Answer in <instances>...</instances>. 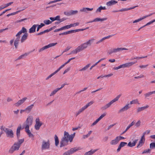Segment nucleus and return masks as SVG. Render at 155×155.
Here are the masks:
<instances>
[{
  "mask_svg": "<svg viewBox=\"0 0 155 155\" xmlns=\"http://www.w3.org/2000/svg\"><path fill=\"white\" fill-rule=\"evenodd\" d=\"M33 118L32 116H29L27 118L25 121L23 123V127L21 129L25 128V131L29 137L34 139V135L30 132L29 130V127L32 124Z\"/></svg>",
  "mask_w": 155,
  "mask_h": 155,
  "instance_id": "obj_1",
  "label": "nucleus"
},
{
  "mask_svg": "<svg viewBox=\"0 0 155 155\" xmlns=\"http://www.w3.org/2000/svg\"><path fill=\"white\" fill-rule=\"evenodd\" d=\"M68 133L66 131L64 132V136L61 140L60 142V147H62L67 146L68 144V142L70 140L68 137Z\"/></svg>",
  "mask_w": 155,
  "mask_h": 155,
  "instance_id": "obj_2",
  "label": "nucleus"
},
{
  "mask_svg": "<svg viewBox=\"0 0 155 155\" xmlns=\"http://www.w3.org/2000/svg\"><path fill=\"white\" fill-rule=\"evenodd\" d=\"M121 94H120L118 95L115 98L112 100L108 103L106 104L104 106L102 107L101 109L103 110H105L108 108L110 107L112 104L117 101L121 97Z\"/></svg>",
  "mask_w": 155,
  "mask_h": 155,
  "instance_id": "obj_3",
  "label": "nucleus"
},
{
  "mask_svg": "<svg viewBox=\"0 0 155 155\" xmlns=\"http://www.w3.org/2000/svg\"><path fill=\"white\" fill-rule=\"evenodd\" d=\"M94 40V39L89 40L87 42L84 43L78 46V47L81 51L86 48L88 46L91 45V43Z\"/></svg>",
  "mask_w": 155,
  "mask_h": 155,
  "instance_id": "obj_4",
  "label": "nucleus"
},
{
  "mask_svg": "<svg viewBox=\"0 0 155 155\" xmlns=\"http://www.w3.org/2000/svg\"><path fill=\"white\" fill-rule=\"evenodd\" d=\"M50 142L49 140L47 141L45 140H43L41 147V150H49L50 148Z\"/></svg>",
  "mask_w": 155,
  "mask_h": 155,
  "instance_id": "obj_5",
  "label": "nucleus"
},
{
  "mask_svg": "<svg viewBox=\"0 0 155 155\" xmlns=\"http://www.w3.org/2000/svg\"><path fill=\"white\" fill-rule=\"evenodd\" d=\"M57 44V43H50L48 45H46L39 49V52H40L45 49L55 46Z\"/></svg>",
  "mask_w": 155,
  "mask_h": 155,
  "instance_id": "obj_6",
  "label": "nucleus"
},
{
  "mask_svg": "<svg viewBox=\"0 0 155 155\" xmlns=\"http://www.w3.org/2000/svg\"><path fill=\"white\" fill-rule=\"evenodd\" d=\"M5 132L7 137L12 138L14 137V134L12 130L9 129L8 128H6L5 130Z\"/></svg>",
  "mask_w": 155,
  "mask_h": 155,
  "instance_id": "obj_7",
  "label": "nucleus"
},
{
  "mask_svg": "<svg viewBox=\"0 0 155 155\" xmlns=\"http://www.w3.org/2000/svg\"><path fill=\"white\" fill-rule=\"evenodd\" d=\"M20 35H18V34H17L16 35V38L15 39L14 41V45L15 46V48L16 49L18 48V44L19 43V42L20 41Z\"/></svg>",
  "mask_w": 155,
  "mask_h": 155,
  "instance_id": "obj_8",
  "label": "nucleus"
},
{
  "mask_svg": "<svg viewBox=\"0 0 155 155\" xmlns=\"http://www.w3.org/2000/svg\"><path fill=\"white\" fill-rule=\"evenodd\" d=\"M27 99V97H24L21 99L19 100L18 102L15 103L14 105L16 107H18L24 103Z\"/></svg>",
  "mask_w": 155,
  "mask_h": 155,
  "instance_id": "obj_9",
  "label": "nucleus"
},
{
  "mask_svg": "<svg viewBox=\"0 0 155 155\" xmlns=\"http://www.w3.org/2000/svg\"><path fill=\"white\" fill-rule=\"evenodd\" d=\"M131 107L129 106V104H127L124 107L120 109L118 111L119 113H120L126 111Z\"/></svg>",
  "mask_w": 155,
  "mask_h": 155,
  "instance_id": "obj_10",
  "label": "nucleus"
},
{
  "mask_svg": "<svg viewBox=\"0 0 155 155\" xmlns=\"http://www.w3.org/2000/svg\"><path fill=\"white\" fill-rule=\"evenodd\" d=\"M79 150L78 148H77L76 147H74L73 148H71L70 150H68L67 151L68 154L70 155L72 154L75 152L78 151Z\"/></svg>",
  "mask_w": 155,
  "mask_h": 155,
  "instance_id": "obj_11",
  "label": "nucleus"
},
{
  "mask_svg": "<svg viewBox=\"0 0 155 155\" xmlns=\"http://www.w3.org/2000/svg\"><path fill=\"white\" fill-rule=\"evenodd\" d=\"M117 3V2L115 1V0H111L107 2L106 3V5L107 6H110L112 5H115Z\"/></svg>",
  "mask_w": 155,
  "mask_h": 155,
  "instance_id": "obj_12",
  "label": "nucleus"
},
{
  "mask_svg": "<svg viewBox=\"0 0 155 155\" xmlns=\"http://www.w3.org/2000/svg\"><path fill=\"white\" fill-rule=\"evenodd\" d=\"M28 37V34L25 33L21 37V43L24 42L27 39Z\"/></svg>",
  "mask_w": 155,
  "mask_h": 155,
  "instance_id": "obj_13",
  "label": "nucleus"
},
{
  "mask_svg": "<svg viewBox=\"0 0 155 155\" xmlns=\"http://www.w3.org/2000/svg\"><path fill=\"white\" fill-rule=\"evenodd\" d=\"M93 10V8H83L80 10V12L87 13L88 11H91Z\"/></svg>",
  "mask_w": 155,
  "mask_h": 155,
  "instance_id": "obj_14",
  "label": "nucleus"
},
{
  "mask_svg": "<svg viewBox=\"0 0 155 155\" xmlns=\"http://www.w3.org/2000/svg\"><path fill=\"white\" fill-rule=\"evenodd\" d=\"M119 141L118 137H117L114 139L111 140L110 143L111 145H116L118 143Z\"/></svg>",
  "mask_w": 155,
  "mask_h": 155,
  "instance_id": "obj_15",
  "label": "nucleus"
},
{
  "mask_svg": "<svg viewBox=\"0 0 155 155\" xmlns=\"http://www.w3.org/2000/svg\"><path fill=\"white\" fill-rule=\"evenodd\" d=\"M38 25H34L32 27L29 29V32L30 33H34L35 31V29L36 27Z\"/></svg>",
  "mask_w": 155,
  "mask_h": 155,
  "instance_id": "obj_16",
  "label": "nucleus"
},
{
  "mask_svg": "<svg viewBox=\"0 0 155 155\" xmlns=\"http://www.w3.org/2000/svg\"><path fill=\"white\" fill-rule=\"evenodd\" d=\"M138 140V139H136L132 143H131V142H129L127 145V146L129 147H133L134 146L136 143H137V141Z\"/></svg>",
  "mask_w": 155,
  "mask_h": 155,
  "instance_id": "obj_17",
  "label": "nucleus"
},
{
  "mask_svg": "<svg viewBox=\"0 0 155 155\" xmlns=\"http://www.w3.org/2000/svg\"><path fill=\"white\" fill-rule=\"evenodd\" d=\"M149 107V105H147L143 107H139L137 109V113L141 112L143 110L146 109L148 108Z\"/></svg>",
  "mask_w": 155,
  "mask_h": 155,
  "instance_id": "obj_18",
  "label": "nucleus"
},
{
  "mask_svg": "<svg viewBox=\"0 0 155 155\" xmlns=\"http://www.w3.org/2000/svg\"><path fill=\"white\" fill-rule=\"evenodd\" d=\"M21 126L20 125L17 128V130H16V135L17 138L18 139H19V137L20 136V130L21 129Z\"/></svg>",
  "mask_w": 155,
  "mask_h": 155,
  "instance_id": "obj_19",
  "label": "nucleus"
},
{
  "mask_svg": "<svg viewBox=\"0 0 155 155\" xmlns=\"http://www.w3.org/2000/svg\"><path fill=\"white\" fill-rule=\"evenodd\" d=\"M97 150V149L94 150L91 149L90 151L86 152L84 153V155H91L96 152Z\"/></svg>",
  "mask_w": 155,
  "mask_h": 155,
  "instance_id": "obj_20",
  "label": "nucleus"
},
{
  "mask_svg": "<svg viewBox=\"0 0 155 155\" xmlns=\"http://www.w3.org/2000/svg\"><path fill=\"white\" fill-rule=\"evenodd\" d=\"M42 124V123L41 122L35 123V129L36 130H38Z\"/></svg>",
  "mask_w": 155,
  "mask_h": 155,
  "instance_id": "obj_21",
  "label": "nucleus"
},
{
  "mask_svg": "<svg viewBox=\"0 0 155 155\" xmlns=\"http://www.w3.org/2000/svg\"><path fill=\"white\" fill-rule=\"evenodd\" d=\"M107 19V18H95L94 20H93V21H94V22L96 21H106Z\"/></svg>",
  "mask_w": 155,
  "mask_h": 155,
  "instance_id": "obj_22",
  "label": "nucleus"
},
{
  "mask_svg": "<svg viewBox=\"0 0 155 155\" xmlns=\"http://www.w3.org/2000/svg\"><path fill=\"white\" fill-rule=\"evenodd\" d=\"M114 52L116 53L118 52H120L123 50H127L128 49L125 48H114Z\"/></svg>",
  "mask_w": 155,
  "mask_h": 155,
  "instance_id": "obj_23",
  "label": "nucleus"
},
{
  "mask_svg": "<svg viewBox=\"0 0 155 155\" xmlns=\"http://www.w3.org/2000/svg\"><path fill=\"white\" fill-rule=\"evenodd\" d=\"M26 29L25 27H22L21 30L19 31L18 33V35H20L22 33H27Z\"/></svg>",
  "mask_w": 155,
  "mask_h": 155,
  "instance_id": "obj_24",
  "label": "nucleus"
},
{
  "mask_svg": "<svg viewBox=\"0 0 155 155\" xmlns=\"http://www.w3.org/2000/svg\"><path fill=\"white\" fill-rule=\"evenodd\" d=\"M34 106V104H32L28 106L25 108V110L28 113L30 112L32 108Z\"/></svg>",
  "mask_w": 155,
  "mask_h": 155,
  "instance_id": "obj_25",
  "label": "nucleus"
},
{
  "mask_svg": "<svg viewBox=\"0 0 155 155\" xmlns=\"http://www.w3.org/2000/svg\"><path fill=\"white\" fill-rule=\"evenodd\" d=\"M145 141V140L143 139L142 140L141 139L140 140L139 143L137 147V148H139L141 147L144 143Z\"/></svg>",
  "mask_w": 155,
  "mask_h": 155,
  "instance_id": "obj_26",
  "label": "nucleus"
},
{
  "mask_svg": "<svg viewBox=\"0 0 155 155\" xmlns=\"http://www.w3.org/2000/svg\"><path fill=\"white\" fill-rule=\"evenodd\" d=\"M85 110V109L83 107H82L81 108L79 109V110L75 114L76 116L77 117L81 113L83 112Z\"/></svg>",
  "mask_w": 155,
  "mask_h": 155,
  "instance_id": "obj_27",
  "label": "nucleus"
},
{
  "mask_svg": "<svg viewBox=\"0 0 155 155\" xmlns=\"http://www.w3.org/2000/svg\"><path fill=\"white\" fill-rule=\"evenodd\" d=\"M75 133H74L73 134H71V135H69L68 134V137L70 140V141L71 142L73 140L75 136Z\"/></svg>",
  "mask_w": 155,
  "mask_h": 155,
  "instance_id": "obj_28",
  "label": "nucleus"
},
{
  "mask_svg": "<svg viewBox=\"0 0 155 155\" xmlns=\"http://www.w3.org/2000/svg\"><path fill=\"white\" fill-rule=\"evenodd\" d=\"M155 94V91L152 92H150L144 94V95L145 98H147V97L151 96L152 94Z\"/></svg>",
  "mask_w": 155,
  "mask_h": 155,
  "instance_id": "obj_29",
  "label": "nucleus"
},
{
  "mask_svg": "<svg viewBox=\"0 0 155 155\" xmlns=\"http://www.w3.org/2000/svg\"><path fill=\"white\" fill-rule=\"evenodd\" d=\"M55 144L56 146H57L59 143V140L56 135H54Z\"/></svg>",
  "mask_w": 155,
  "mask_h": 155,
  "instance_id": "obj_30",
  "label": "nucleus"
},
{
  "mask_svg": "<svg viewBox=\"0 0 155 155\" xmlns=\"http://www.w3.org/2000/svg\"><path fill=\"white\" fill-rule=\"evenodd\" d=\"M29 54V53H25L24 54L21 55V56H19L18 58L16 60V61H17L18 60H20L21 59L23 58L24 57H25L26 56H27Z\"/></svg>",
  "mask_w": 155,
  "mask_h": 155,
  "instance_id": "obj_31",
  "label": "nucleus"
},
{
  "mask_svg": "<svg viewBox=\"0 0 155 155\" xmlns=\"http://www.w3.org/2000/svg\"><path fill=\"white\" fill-rule=\"evenodd\" d=\"M81 51L78 47L75 50L72 51L69 54H76L78 52H80Z\"/></svg>",
  "mask_w": 155,
  "mask_h": 155,
  "instance_id": "obj_32",
  "label": "nucleus"
},
{
  "mask_svg": "<svg viewBox=\"0 0 155 155\" xmlns=\"http://www.w3.org/2000/svg\"><path fill=\"white\" fill-rule=\"evenodd\" d=\"M20 146L18 145L17 143H14V145L12 146V147L15 150H18L19 149Z\"/></svg>",
  "mask_w": 155,
  "mask_h": 155,
  "instance_id": "obj_33",
  "label": "nucleus"
},
{
  "mask_svg": "<svg viewBox=\"0 0 155 155\" xmlns=\"http://www.w3.org/2000/svg\"><path fill=\"white\" fill-rule=\"evenodd\" d=\"M137 61H135V62H128L126 63L127 65V68H129L131 66H132V65H133L134 64L136 63H137Z\"/></svg>",
  "mask_w": 155,
  "mask_h": 155,
  "instance_id": "obj_34",
  "label": "nucleus"
},
{
  "mask_svg": "<svg viewBox=\"0 0 155 155\" xmlns=\"http://www.w3.org/2000/svg\"><path fill=\"white\" fill-rule=\"evenodd\" d=\"M91 64H89L85 66L84 67L82 68L79 70L80 71H84L86 70V69H87L90 66Z\"/></svg>",
  "mask_w": 155,
  "mask_h": 155,
  "instance_id": "obj_35",
  "label": "nucleus"
},
{
  "mask_svg": "<svg viewBox=\"0 0 155 155\" xmlns=\"http://www.w3.org/2000/svg\"><path fill=\"white\" fill-rule=\"evenodd\" d=\"M59 89H58V88L55 89L54 90H53L50 94V96H51L54 95L58 91Z\"/></svg>",
  "mask_w": 155,
  "mask_h": 155,
  "instance_id": "obj_36",
  "label": "nucleus"
},
{
  "mask_svg": "<svg viewBox=\"0 0 155 155\" xmlns=\"http://www.w3.org/2000/svg\"><path fill=\"white\" fill-rule=\"evenodd\" d=\"M94 102L92 101H91L89 103H88L87 104L85 105L83 107L84 108L86 109V108H87L89 106L92 104Z\"/></svg>",
  "mask_w": 155,
  "mask_h": 155,
  "instance_id": "obj_37",
  "label": "nucleus"
},
{
  "mask_svg": "<svg viewBox=\"0 0 155 155\" xmlns=\"http://www.w3.org/2000/svg\"><path fill=\"white\" fill-rule=\"evenodd\" d=\"M154 22H155V19H154L151 21H150V22H148V23H147V24H146L145 25H144L141 27V28H143L144 27H145V26H148V25H150V24L153 23Z\"/></svg>",
  "mask_w": 155,
  "mask_h": 155,
  "instance_id": "obj_38",
  "label": "nucleus"
},
{
  "mask_svg": "<svg viewBox=\"0 0 155 155\" xmlns=\"http://www.w3.org/2000/svg\"><path fill=\"white\" fill-rule=\"evenodd\" d=\"M57 72L56 71H55L53 73H52L51 74H50L46 78V80H47L49 79L50 78H51L52 76H53L56 73H57Z\"/></svg>",
  "mask_w": 155,
  "mask_h": 155,
  "instance_id": "obj_39",
  "label": "nucleus"
},
{
  "mask_svg": "<svg viewBox=\"0 0 155 155\" xmlns=\"http://www.w3.org/2000/svg\"><path fill=\"white\" fill-rule=\"evenodd\" d=\"M45 25V24L41 23L40 25H38V27H37V31H38L43 26H44Z\"/></svg>",
  "mask_w": 155,
  "mask_h": 155,
  "instance_id": "obj_40",
  "label": "nucleus"
},
{
  "mask_svg": "<svg viewBox=\"0 0 155 155\" xmlns=\"http://www.w3.org/2000/svg\"><path fill=\"white\" fill-rule=\"evenodd\" d=\"M18 139V142L16 143L20 146L24 142V139Z\"/></svg>",
  "mask_w": 155,
  "mask_h": 155,
  "instance_id": "obj_41",
  "label": "nucleus"
},
{
  "mask_svg": "<svg viewBox=\"0 0 155 155\" xmlns=\"http://www.w3.org/2000/svg\"><path fill=\"white\" fill-rule=\"evenodd\" d=\"M44 23L46 25H49L52 23V21L49 20H45L43 21Z\"/></svg>",
  "mask_w": 155,
  "mask_h": 155,
  "instance_id": "obj_42",
  "label": "nucleus"
},
{
  "mask_svg": "<svg viewBox=\"0 0 155 155\" xmlns=\"http://www.w3.org/2000/svg\"><path fill=\"white\" fill-rule=\"evenodd\" d=\"M71 15H73L77 14L78 12V11L77 10H72L71 11Z\"/></svg>",
  "mask_w": 155,
  "mask_h": 155,
  "instance_id": "obj_43",
  "label": "nucleus"
},
{
  "mask_svg": "<svg viewBox=\"0 0 155 155\" xmlns=\"http://www.w3.org/2000/svg\"><path fill=\"white\" fill-rule=\"evenodd\" d=\"M151 150L149 149H147L145 150H144L142 153V154H144L147 153H150V152Z\"/></svg>",
  "mask_w": 155,
  "mask_h": 155,
  "instance_id": "obj_44",
  "label": "nucleus"
},
{
  "mask_svg": "<svg viewBox=\"0 0 155 155\" xmlns=\"http://www.w3.org/2000/svg\"><path fill=\"white\" fill-rule=\"evenodd\" d=\"M150 148L151 149L155 148V143H152L150 144Z\"/></svg>",
  "mask_w": 155,
  "mask_h": 155,
  "instance_id": "obj_45",
  "label": "nucleus"
},
{
  "mask_svg": "<svg viewBox=\"0 0 155 155\" xmlns=\"http://www.w3.org/2000/svg\"><path fill=\"white\" fill-rule=\"evenodd\" d=\"M147 56H145V57H134L133 58H132L131 60H132L135 59L139 60V59H140L141 58H147Z\"/></svg>",
  "mask_w": 155,
  "mask_h": 155,
  "instance_id": "obj_46",
  "label": "nucleus"
},
{
  "mask_svg": "<svg viewBox=\"0 0 155 155\" xmlns=\"http://www.w3.org/2000/svg\"><path fill=\"white\" fill-rule=\"evenodd\" d=\"M66 64V63H65L63 65H61L57 70L56 71L57 72H58L61 69L63 68L64 67Z\"/></svg>",
  "mask_w": 155,
  "mask_h": 155,
  "instance_id": "obj_47",
  "label": "nucleus"
},
{
  "mask_svg": "<svg viewBox=\"0 0 155 155\" xmlns=\"http://www.w3.org/2000/svg\"><path fill=\"white\" fill-rule=\"evenodd\" d=\"M66 64V63H65L63 65H61L57 70L56 71L57 72H58L61 69L63 68L64 67Z\"/></svg>",
  "mask_w": 155,
  "mask_h": 155,
  "instance_id": "obj_48",
  "label": "nucleus"
},
{
  "mask_svg": "<svg viewBox=\"0 0 155 155\" xmlns=\"http://www.w3.org/2000/svg\"><path fill=\"white\" fill-rule=\"evenodd\" d=\"M127 144V143L126 142H121L119 144V145L122 147L125 146Z\"/></svg>",
  "mask_w": 155,
  "mask_h": 155,
  "instance_id": "obj_49",
  "label": "nucleus"
},
{
  "mask_svg": "<svg viewBox=\"0 0 155 155\" xmlns=\"http://www.w3.org/2000/svg\"><path fill=\"white\" fill-rule=\"evenodd\" d=\"M106 115V113H104L103 114H101V116L98 118V119L100 120H101L103 117L105 116Z\"/></svg>",
  "mask_w": 155,
  "mask_h": 155,
  "instance_id": "obj_50",
  "label": "nucleus"
},
{
  "mask_svg": "<svg viewBox=\"0 0 155 155\" xmlns=\"http://www.w3.org/2000/svg\"><path fill=\"white\" fill-rule=\"evenodd\" d=\"M79 22H76L73 24H71L70 25L71 26V27H73L76 26H78L79 25Z\"/></svg>",
  "mask_w": 155,
  "mask_h": 155,
  "instance_id": "obj_51",
  "label": "nucleus"
},
{
  "mask_svg": "<svg viewBox=\"0 0 155 155\" xmlns=\"http://www.w3.org/2000/svg\"><path fill=\"white\" fill-rule=\"evenodd\" d=\"M99 120L98 118L91 125V126H93L96 125L99 121Z\"/></svg>",
  "mask_w": 155,
  "mask_h": 155,
  "instance_id": "obj_52",
  "label": "nucleus"
},
{
  "mask_svg": "<svg viewBox=\"0 0 155 155\" xmlns=\"http://www.w3.org/2000/svg\"><path fill=\"white\" fill-rule=\"evenodd\" d=\"M15 150L12 147V146L11 148L10 149L9 151V152L10 153H12Z\"/></svg>",
  "mask_w": 155,
  "mask_h": 155,
  "instance_id": "obj_53",
  "label": "nucleus"
},
{
  "mask_svg": "<svg viewBox=\"0 0 155 155\" xmlns=\"http://www.w3.org/2000/svg\"><path fill=\"white\" fill-rule=\"evenodd\" d=\"M64 14L67 16L71 15V11L70 12H64Z\"/></svg>",
  "mask_w": 155,
  "mask_h": 155,
  "instance_id": "obj_54",
  "label": "nucleus"
},
{
  "mask_svg": "<svg viewBox=\"0 0 155 155\" xmlns=\"http://www.w3.org/2000/svg\"><path fill=\"white\" fill-rule=\"evenodd\" d=\"M27 18H24V19H20V20H17L16 21V22L17 23L20 22H21V21H24L25 20H27Z\"/></svg>",
  "mask_w": 155,
  "mask_h": 155,
  "instance_id": "obj_55",
  "label": "nucleus"
},
{
  "mask_svg": "<svg viewBox=\"0 0 155 155\" xmlns=\"http://www.w3.org/2000/svg\"><path fill=\"white\" fill-rule=\"evenodd\" d=\"M129 9V8H122L121 9L119 10V11L120 12H123V11H128V10H129V9Z\"/></svg>",
  "mask_w": 155,
  "mask_h": 155,
  "instance_id": "obj_56",
  "label": "nucleus"
},
{
  "mask_svg": "<svg viewBox=\"0 0 155 155\" xmlns=\"http://www.w3.org/2000/svg\"><path fill=\"white\" fill-rule=\"evenodd\" d=\"M13 3V2H11L9 3L6 4L5 5V8L7 7L8 6L11 5V4Z\"/></svg>",
  "mask_w": 155,
  "mask_h": 155,
  "instance_id": "obj_57",
  "label": "nucleus"
},
{
  "mask_svg": "<svg viewBox=\"0 0 155 155\" xmlns=\"http://www.w3.org/2000/svg\"><path fill=\"white\" fill-rule=\"evenodd\" d=\"M70 69V68H67L64 71V72L63 73V74H65V73H67L68 71H69Z\"/></svg>",
  "mask_w": 155,
  "mask_h": 155,
  "instance_id": "obj_58",
  "label": "nucleus"
},
{
  "mask_svg": "<svg viewBox=\"0 0 155 155\" xmlns=\"http://www.w3.org/2000/svg\"><path fill=\"white\" fill-rule=\"evenodd\" d=\"M140 120H139L136 124L135 125L137 127H139L140 126Z\"/></svg>",
  "mask_w": 155,
  "mask_h": 155,
  "instance_id": "obj_59",
  "label": "nucleus"
},
{
  "mask_svg": "<svg viewBox=\"0 0 155 155\" xmlns=\"http://www.w3.org/2000/svg\"><path fill=\"white\" fill-rule=\"evenodd\" d=\"M102 10V9L101 6H100L98 8H97V10L96 11V12H97H97H100Z\"/></svg>",
  "mask_w": 155,
  "mask_h": 155,
  "instance_id": "obj_60",
  "label": "nucleus"
},
{
  "mask_svg": "<svg viewBox=\"0 0 155 155\" xmlns=\"http://www.w3.org/2000/svg\"><path fill=\"white\" fill-rule=\"evenodd\" d=\"M20 12V11H17L16 12L10 13V15H15L18 13Z\"/></svg>",
  "mask_w": 155,
  "mask_h": 155,
  "instance_id": "obj_61",
  "label": "nucleus"
},
{
  "mask_svg": "<svg viewBox=\"0 0 155 155\" xmlns=\"http://www.w3.org/2000/svg\"><path fill=\"white\" fill-rule=\"evenodd\" d=\"M115 125V124L110 125V126H108V128H107V130H109L112 127Z\"/></svg>",
  "mask_w": 155,
  "mask_h": 155,
  "instance_id": "obj_62",
  "label": "nucleus"
},
{
  "mask_svg": "<svg viewBox=\"0 0 155 155\" xmlns=\"http://www.w3.org/2000/svg\"><path fill=\"white\" fill-rule=\"evenodd\" d=\"M118 137V139L119 141L122 139H124L125 138L121 136H119L117 137Z\"/></svg>",
  "mask_w": 155,
  "mask_h": 155,
  "instance_id": "obj_63",
  "label": "nucleus"
},
{
  "mask_svg": "<svg viewBox=\"0 0 155 155\" xmlns=\"http://www.w3.org/2000/svg\"><path fill=\"white\" fill-rule=\"evenodd\" d=\"M55 20H58L60 21V16L59 15H58L55 17Z\"/></svg>",
  "mask_w": 155,
  "mask_h": 155,
  "instance_id": "obj_64",
  "label": "nucleus"
}]
</instances>
